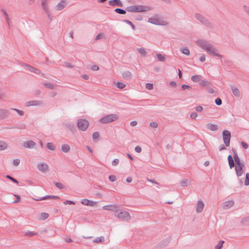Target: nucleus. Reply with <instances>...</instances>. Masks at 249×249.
Instances as JSON below:
<instances>
[{"label": "nucleus", "mask_w": 249, "mask_h": 249, "mask_svg": "<svg viewBox=\"0 0 249 249\" xmlns=\"http://www.w3.org/2000/svg\"><path fill=\"white\" fill-rule=\"evenodd\" d=\"M196 43L199 47L206 51L209 54L216 56L220 58L223 57L222 55L218 53L217 49L207 40L199 39L197 40Z\"/></svg>", "instance_id": "nucleus-1"}, {"label": "nucleus", "mask_w": 249, "mask_h": 249, "mask_svg": "<svg viewBox=\"0 0 249 249\" xmlns=\"http://www.w3.org/2000/svg\"><path fill=\"white\" fill-rule=\"evenodd\" d=\"M229 166L231 169L235 166V171L238 177H240L243 173V168L244 164L241 162L239 157H228Z\"/></svg>", "instance_id": "nucleus-2"}, {"label": "nucleus", "mask_w": 249, "mask_h": 249, "mask_svg": "<svg viewBox=\"0 0 249 249\" xmlns=\"http://www.w3.org/2000/svg\"><path fill=\"white\" fill-rule=\"evenodd\" d=\"M119 119L118 115L110 114L101 118L99 121L102 124H107L117 120Z\"/></svg>", "instance_id": "nucleus-3"}, {"label": "nucleus", "mask_w": 249, "mask_h": 249, "mask_svg": "<svg viewBox=\"0 0 249 249\" xmlns=\"http://www.w3.org/2000/svg\"><path fill=\"white\" fill-rule=\"evenodd\" d=\"M195 17L197 20H198L207 27L210 28H212L213 26L211 22L202 15L198 13H196L195 15Z\"/></svg>", "instance_id": "nucleus-4"}, {"label": "nucleus", "mask_w": 249, "mask_h": 249, "mask_svg": "<svg viewBox=\"0 0 249 249\" xmlns=\"http://www.w3.org/2000/svg\"><path fill=\"white\" fill-rule=\"evenodd\" d=\"M202 76L200 75L195 74L191 77V80L194 82H199V84L201 86H206L209 84L208 81L202 79Z\"/></svg>", "instance_id": "nucleus-5"}, {"label": "nucleus", "mask_w": 249, "mask_h": 249, "mask_svg": "<svg viewBox=\"0 0 249 249\" xmlns=\"http://www.w3.org/2000/svg\"><path fill=\"white\" fill-rule=\"evenodd\" d=\"M115 216L124 221H128L131 218L129 213L125 211L120 212L117 214H115Z\"/></svg>", "instance_id": "nucleus-6"}, {"label": "nucleus", "mask_w": 249, "mask_h": 249, "mask_svg": "<svg viewBox=\"0 0 249 249\" xmlns=\"http://www.w3.org/2000/svg\"><path fill=\"white\" fill-rule=\"evenodd\" d=\"M89 125V123L85 119H79L77 121V126L78 128L82 131L87 130Z\"/></svg>", "instance_id": "nucleus-7"}, {"label": "nucleus", "mask_w": 249, "mask_h": 249, "mask_svg": "<svg viewBox=\"0 0 249 249\" xmlns=\"http://www.w3.org/2000/svg\"><path fill=\"white\" fill-rule=\"evenodd\" d=\"M223 139L224 142L226 146L230 145L231 134L230 131L224 130L222 132Z\"/></svg>", "instance_id": "nucleus-8"}, {"label": "nucleus", "mask_w": 249, "mask_h": 249, "mask_svg": "<svg viewBox=\"0 0 249 249\" xmlns=\"http://www.w3.org/2000/svg\"><path fill=\"white\" fill-rule=\"evenodd\" d=\"M81 203L86 206L94 207L96 206L97 202L92 201L88 199H83L81 200Z\"/></svg>", "instance_id": "nucleus-9"}, {"label": "nucleus", "mask_w": 249, "mask_h": 249, "mask_svg": "<svg viewBox=\"0 0 249 249\" xmlns=\"http://www.w3.org/2000/svg\"><path fill=\"white\" fill-rule=\"evenodd\" d=\"M148 22L154 25H160V21L157 15H154L153 17L149 18L148 19Z\"/></svg>", "instance_id": "nucleus-10"}, {"label": "nucleus", "mask_w": 249, "mask_h": 249, "mask_svg": "<svg viewBox=\"0 0 249 249\" xmlns=\"http://www.w3.org/2000/svg\"><path fill=\"white\" fill-rule=\"evenodd\" d=\"M108 4L111 6H123V3L121 0H110Z\"/></svg>", "instance_id": "nucleus-11"}, {"label": "nucleus", "mask_w": 249, "mask_h": 249, "mask_svg": "<svg viewBox=\"0 0 249 249\" xmlns=\"http://www.w3.org/2000/svg\"><path fill=\"white\" fill-rule=\"evenodd\" d=\"M42 104V102L41 101L38 100H33L30 101H28L26 102V106L27 107L30 106H39Z\"/></svg>", "instance_id": "nucleus-12"}, {"label": "nucleus", "mask_w": 249, "mask_h": 249, "mask_svg": "<svg viewBox=\"0 0 249 249\" xmlns=\"http://www.w3.org/2000/svg\"><path fill=\"white\" fill-rule=\"evenodd\" d=\"M149 8L144 5H136V13L144 12L149 10Z\"/></svg>", "instance_id": "nucleus-13"}, {"label": "nucleus", "mask_w": 249, "mask_h": 249, "mask_svg": "<svg viewBox=\"0 0 249 249\" xmlns=\"http://www.w3.org/2000/svg\"><path fill=\"white\" fill-rule=\"evenodd\" d=\"M37 168L40 171L45 173L48 169V166L45 163L42 162L38 164Z\"/></svg>", "instance_id": "nucleus-14"}, {"label": "nucleus", "mask_w": 249, "mask_h": 249, "mask_svg": "<svg viewBox=\"0 0 249 249\" xmlns=\"http://www.w3.org/2000/svg\"><path fill=\"white\" fill-rule=\"evenodd\" d=\"M66 5V2L64 0L60 1L55 7V9L56 11H60L63 10Z\"/></svg>", "instance_id": "nucleus-15"}, {"label": "nucleus", "mask_w": 249, "mask_h": 249, "mask_svg": "<svg viewBox=\"0 0 249 249\" xmlns=\"http://www.w3.org/2000/svg\"><path fill=\"white\" fill-rule=\"evenodd\" d=\"M204 207V204L201 200L197 201L196 206V212L197 213H200L202 212Z\"/></svg>", "instance_id": "nucleus-16"}, {"label": "nucleus", "mask_w": 249, "mask_h": 249, "mask_svg": "<svg viewBox=\"0 0 249 249\" xmlns=\"http://www.w3.org/2000/svg\"><path fill=\"white\" fill-rule=\"evenodd\" d=\"M118 206L116 205H105L103 207V209L104 210L110 211H117Z\"/></svg>", "instance_id": "nucleus-17"}, {"label": "nucleus", "mask_w": 249, "mask_h": 249, "mask_svg": "<svg viewBox=\"0 0 249 249\" xmlns=\"http://www.w3.org/2000/svg\"><path fill=\"white\" fill-rule=\"evenodd\" d=\"M234 201L233 200H229L224 202L222 204V207L224 209H228L233 206Z\"/></svg>", "instance_id": "nucleus-18"}, {"label": "nucleus", "mask_w": 249, "mask_h": 249, "mask_svg": "<svg viewBox=\"0 0 249 249\" xmlns=\"http://www.w3.org/2000/svg\"><path fill=\"white\" fill-rule=\"evenodd\" d=\"M36 145V143L33 141H29L23 143V146L28 148H33L35 147Z\"/></svg>", "instance_id": "nucleus-19"}, {"label": "nucleus", "mask_w": 249, "mask_h": 249, "mask_svg": "<svg viewBox=\"0 0 249 249\" xmlns=\"http://www.w3.org/2000/svg\"><path fill=\"white\" fill-rule=\"evenodd\" d=\"M26 66L27 67L26 70L31 72H33L37 74L40 73V71L37 68H34L31 66H29L28 65H26Z\"/></svg>", "instance_id": "nucleus-20"}, {"label": "nucleus", "mask_w": 249, "mask_h": 249, "mask_svg": "<svg viewBox=\"0 0 249 249\" xmlns=\"http://www.w3.org/2000/svg\"><path fill=\"white\" fill-rule=\"evenodd\" d=\"M47 199H60L59 197L55 196L48 195L39 198H35L36 201H41Z\"/></svg>", "instance_id": "nucleus-21"}, {"label": "nucleus", "mask_w": 249, "mask_h": 249, "mask_svg": "<svg viewBox=\"0 0 249 249\" xmlns=\"http://www.w3.org/2000/svg\"><path fill=\"white\" fill-rule=\"evenodd\" d=\"M41 7L45 12L50 11L47 0H41Z\"/></svg>", "instance_id": "nucleus-22"}, {"label": "nucleus", "mask_w": 249, "mask_h": 249, "mask_svg": "<svg viewBox=\"0 0 249 249\" xmlns=\"http://www.w3.org/2000/svg\"><path fill=\"white\" fill-rule=\"evenodd\" d=\"M206 127L207 129L211 131H216L218 129V127L216 124L208 123L206 124Z\"/></svg>", "instance_id": "nucleus-23"}, {"label": "nucleus", "mask_w": 249, "mask_h": 249, "mask_svg": "<svg viewBox=\"0 0 249 249\" xmlns=\"http://www.w3.org/2000/svg\"><path fill=\"white\" fill-rule=\"evenodd\" d=\"M231 89L233 94L237 97H239L240 96V92L238 89L234 86H231Z\"/></svg>", "instance_id": "nucleus-24"}, {"label": "nucleus", "mask_w": 249, "mask_h": 249, "mask_svg": "<svg viewBox=\"0 0 249 249\" xmlns=\"http://www.w3.org/2000/svg\"><path fill=\"white\" fill-rule=\"evenodd\" d=\"M208 83L209 84H207L206 86H202V87H205L208 92L212 94L214 92V91L212 88V83L209 81H208Z\"/></svg>", "instance_id": "nucleus-25"}, {"label": "nucleus", "mask_w": 249, "mask_h": 249, "mask_svg": "<svg viewBox=\"0 0 249 249\" xmlns=\"http://www.w3.org/2000/svg\"><path fill=\"white\" fill-rule=\"evenodd\" d=\"M122 75L124 78L129 80L131 78L132 74L130 71H126L123 72Z\"/></svg>", "instance_id": "nucleus-26"}, {"label": "nucleus", "mask_w": 249, "mask_h": 249, "mask_svg": "<svg viewBox=\"0 0 249 249\" xmlns=\"http://www.w3.org/2000/svg\"><path fill=\"white\" fill-rule=\"evenodd\" d=\"M65 125L67 128L71 131H73L75 128V125L74 124L71 122L66 123L65 124Z\"/></svg>", "instance_id": "nucleus-27"}, {"label": "nucleus", "mask_w": 249, "mask_h": 249, "mask_svg": "<svg viewBox=\"0 0 249 249\" xmlns=\"http://www.w3.org/2000/svg\"><path fill=\"white\" fill-rule=\"evenodd\" d=\"M61 150L64 153H67L70 150V147L67 144H65L62 145Z\"/></svg>", "instance_id": "nucleus-28"}, {"label": "nucleus", "mask_w": 249, "mask_h": 249, "mask_svg": "<svg viewBox=\"0 0 249 249\" xmlns=\"http://www.w3.org/2000/svg\"><path fill=\"white\" fill-rule=\"evenodd\" d=\"M126 10L129 12L136 13V5L128 6L126 7Z\"/></svg>", "instance_id": "nucleus-29"}, {"label": "nucleus", "mask_w": 249, "mask_h": 249, "mask_svg": "<svg viewBox=\"0 0 249 249\" xmlns=\"http://www.w3.org/2000/svg\"><path fill=\"white\" fill-rule=\"evenodd\" d=\"M137 51L140 53V54L142 56H145L146 55V51L144 48H138Z\"/></svg>", "instance_id": "nucleus-30"}, {"label": "nucleus", "mask_w": 249, "mask_h": 249, "mask_svg": "<svg viewBox=\"0 0 249 249\" xmlns=\"http://www.w3.org/2000/svg\"><path fill=\"white\" fill-rule=\"evenodd\" d=\"M156 56L158 60L160 61L164 62L165 60V55L160 53H157Z\"/></svg>", "instance_id": "nucleus-31"}, {"label": "nucleus", "mask_w": 249, "mask_h": 249, "mask_svg": "<svg viewBox=\"0 0 249 249\" xmlns=\"http://www.w3.org/2000/svg\"><path fill=\"white\" fill-rule=\"evenodd\" d=\"M47 147L52 151H54L55 149V146L52 142H48L47 143Z\"/></svg>", "instance_id": "nucleus-32"}, {"label": "nucleus", "mask_w": 249, "mask_h": 249, "mask_svg": "<svg viewBox=\"0 0 249 249\" xmlns=\"http://www.w3.org/2000/svg\"><path fill=\"white\" fill-rule=\"evenodd\" d=\"M126 10H124L123 9H121V8H116L114 10V11L117 13V14H121V15H124L126 14Z\"/></svg>", "instance_id": "nucleus-33"}, {"label": "nucleus", "mask_w": 249, "mask_h": 249, "mask_svg": "<svg viewBox=\"0 0 249 249\" xmlns=\"http://www.w3.org/2000/svg\"><path fill=\"white\" fill-rule=\"evenodd\" d=\"M104 240H105L104 237V236H100V237H98L95 238L93 240V242L94 243H98L103 242L104 241Z\"/></svg>", "instance_id": "nucleus-34"}, {"label": "nucleus", "mask_w": 249, "mask_h": 249, "mask_svg": "<svg viewBox=\"0 0 249 249\" xmlns=\"http://www.w3.org/2000/svg\"><path fill=\"white\" fill-rule=\"evenodd\" d=\"M189 183V181L187 179H184L180 182V185L182 187H186Z\"/></svg>", "instance_id": "nucleus-35"}, {"label": "nucleus", "mask_w": 249, "mask_h": 249, "mask_svg": "<svg viewBox=\"0 0 249 249\" xmlns=\"http://www.w3.org/2000/svg\"><path fill=\"white\" fill-rule=\"evenodd\" d=\"M181 53L186 55H189L190 51L186 48H182L180 50Z\"/></svg>", "instance_id": "nucleus-36"}, {"label": "nucleus", "mask_w": 249, "mask_h": 249, "mask_svg": "<svg viewBox=\"0 0 249 249\" xmlns=\"http://www.w3.org/2000/svg\"><path fill=\"white\" fill-rule=\"evenodd\" d=\"M46 88L49 89H53L54 87V85L50 83H45L43 84Z\"/></svg>", "instance_id": "nucleus-37"}, {"label": "nucleus", "mask_w": 249, "mask_h": 249, "mask_svg": "<svg viewBox=\"0 0 249 249\" xmlns=\"http://www.w3.org/2000/svg\"><path fill=\"white\" fill-rule=\"evenodd\" d=\"M7 147V145L4 142L0 141V150L5 149Z\"/></svg>", "instance_id": "nucleus-38"}, {"label": "nucleus", "mask_w": 249, "mask_h": 249, "mask_svg": "<svg viewBox=\"0 0 249 249\" xmlns=\"http://www.w3.org/2000/svg\"><path fill=\"white\" fill-rule=\"evenodd\" d=\"M242 223L244 225L249 224V216L244 218L241 221Z\"/></svg>", "instance_id": "nucleus-39"}, {"label": "nucleus", "mask_w": 249, "mask_h": 249, "mask_svg": "<svg viewBox=\"0 0 249 249\" xmlns=\"http://www.w3.org/2000/svg\"><path fill=\"white\" fill-rule=\"evenodd\" d=\"M224 243V241H220L218 244L215 247V249H221L223 247V244Z\"/></svg>", "instance_id": "nucleus-40"}, {"label": "nucleus", "mask_w": 249, "mask_h": 249, "mask_svg": "<svg viewBox=\"0 0 249 249\" xmlns=\"http://www.w3.org/2000/svg\"><path fill=\"white\" fill-rule=\"evenodd\" d=\"M45 13L46 14V15H47L48 19H49L50 21L51 22L53 20V16L51 14L50 10L48 11H47L46 12H45Z\"/></svg>", "instance_id": "nucleus-41"}, {"label": "nucleus", "mask_w": 249, "mask_h": 249, "mask_svg": "<svg viewBox=\"0 0 249 249\" xmlns=\"http://www.w3.org/2000/svg\"><path fill=\"white\" fill-rule=\"evenodd\" d=\"M124 21L127 24H129V25H130L132 28L133 30H135V27L134 25L130 21L127 20V19H124Z\"/></svg>", "instance_id": "nucleus-42"}, {"label": "nucleus", "mask_w": 249, "mask_h": 249, "mask_svg": "<svg viewBox=\"0 0 249 249\" xmlns=\"http://www.w3.org/2000/svg\"><path fill=\"white\" fill-rule=\"evenodd\" d=\"M245 185L246 186L249 185V173H247L246 175Z\"/></svg>", "instance_id": "nucleus-43"}, {"label": "nucleus", "mask_w": 249, "mask_h": 249, "mask_svg": "<svg viewBox=\"0 0 249 249\" xmlns=\"http://www.w3.org/2000/svg\"><path fill=\"white\" fill-rule=\"evenodd\" d=\"M125 87V85L123 82H118L117 87L119 89H122Z\"/></svg>", "instance_id": "nucleus-44"}, {"label": "nucleus", "mask_w": 249, "mask_h": 249, "mask_svg": "<svg viewBox=\"0 0 249 249\" xmlns=\"http://www.w3.org/2000/svg\"><path fill=\"white\" fill-rule=\"evenodd\" d=\"M55 185L59 189H63L64 188L63 184L60 182H54Z\"/></svg>", "instance_id": "nucleus-45"}, {"label": "nucleus", "mask_w": 249, "mask_h": 249, "mask_svg": "<svg viewBox=\"0 0 249 249\" xmlns=\"http://www.w3.org/2000/svg\"><path fill=\"white\" fill-rule=\"evenodd\" d=\"M99 137V133L98 132H95L92 134V138L93 140H97Z\"/></svg>", "instance_id": "nucleus-46"}, {"label": "nucleus", "mask_w": 249, "mask_h": 249, "mask_svg": "<svg viewBox=\"0 0 249 249\" xmlns=\"http://www.w3.org/2000/svg\"><path fill=\"white\" fill-rule=\"evenodd\" d=\"M150 125L151 127L157 128L158 126V124L156 122H152L150 123Z\"/></svg>", "instance_id": "nucleus-47"}, {"label": "nucleus", "mask_w": 249, "mask_h": 249, "mask_svg": "<svg viewBox=\"0 0 249 249\" xmlns=\"http://www.w3.org/2000/svg\"><path fill=\"white\" fill-rule=\"evenodd\" d=\"M63 66L70 68H72L73 67V66L69 62H64L63 64Z\"/></svg>", "instance_id": "nucleus-48"}, {"label": "nucleus", "mask_w": 249, "mask_h": 249, "mask_svg": "<svg viewBox=\"0 0 249 249\" xmlns=\"http://www.w3.org/2000/svg\"><path fill=\"white\" fill-rule=\"evenodd\" d=\"M215 103L218 105L220 106L222 104V100L220 98H217L215 100Z\"/></svg>", "instance_id": "nucleus-49"}, {"label": "nucleus", "mask_w": 249, "mask_h": 249, "mask_svg": "<svg viewBox=\"0 0 249 249\" xmlns=\"http://www.w3.org/2000/svg\"><path fill=\"white\" fill-rule=\"evenodd\" d=\"M25 127V124L22 123H19L18 124H17V128L24 129Z\"/></svg>", "instance_id": "nucleus-50"}, {"label": "nucleus", "mask_w": 249, "mask_h": 249, "mask_svg": "<svg viewBox=\"0 0 249 249\" xmlns=\"http://www.w3.org/2000/svg\"><path fill=\"white\" fill-rule=\"evenodd\" d=\"M145 87L147 89L149 90H151L153 89V84L151 83H146Z\"/></svg>", "instance_id": "nucleus-51"}, {"label": "nucleus", "mask_w": 249, "mask_h": 249, "mask_svg": "<svg viewBox=\"0 0 249 249\" xmlns=\"http://www.w3.org/2000/svg\"><path fill=\"white\" fill-rule=\"evenodd\" d=\"M108 178L111 182H114L116 180V176L114 175H110Z\"/></svg>", "instance_id": "nucleus-52"}, {"label": "nucleus", "mask_w": 249, "mask_h": 249, "mask_svg": "<svg viewBox=\"0 0 249 249\" xmlns=\"http://www.w3.org/2000/svg\"><path fill=\"white\" fill-rule=\"evenodd\" d=\"M17 113L20 116H24V112L22 110H20L17 109Z\"/></svg>", "instance_id": "nucleus-53"}, {"label": "nucleus", "mask_w": 249, "mask_h": 249, "mask_svg": "<svg viewBox=\"0 0 249 249\" xmlns=\"http://www.w3.org/2000/svg\"><path fill=\"white\" fill-rule=\"evenodd\" d=\"M203 107L201 106H198L195 107V109L197 112H201L203 110Z\"/></svg>", "instance_id": "nucleus-54"}, {"label": "nucleus", "mask_w": 249, "mask_h": 249, "mask_svg": "<svg viewBox=\"0 0 249 249\" xmlns=\"http://www.w3.org/2000/svg\"><path fill=\"white\" fill-rule=\"evenodd\" d=\"M119 160L118 159H116L113 160L112 162V164L113 166H116L119 164Z\"/></svg>", "instance_id": "nucleus-55"}, {"label": "nucleus", "mask_w": 249, "mask_h": 249, "mask_svg": "<svg viewBox=\"0 0 249 249\" xmlns=\"http://www.w3.org/2000/svg\"><path fill=\"white\" fill-rule=\"evenodd\" d=\"M181 88H182V89H183V90H185L186 89H192L190 86L185 85V84L182 85L181 86Z\"/></svg>", "instance_id": "nucleus-56"}, {"label": "nucleus", "mask_w": 249, "mask_h": 249, "mask_svg": "<svg viewBox=\"0 0 249 249\" xmlns=\"http://www.w3.org/2000/svg\"><path fill=\"white\" fill-rule=\"evenodd\" d=\"M41 218L43 219H47L49 215L47 213H41Z\"/></svg>", "instance_id": "nucleus-57"}, {"label": "nucleus", "mask_w": 249, "mask_h": 249, "mask_svg": "<svg viewBox=\"0 0 249 249\" xmlns=\"http://www.w3.org/2000/svg\"><path fill=\"white\" fill-rule=\"evenodd\" d=\"M63 204H64V205H67V204H73V205H74V204H75V203H74L73 201H71V200H66V201H64V202H63Z\"/></svg>", "instance_id": "nucleus-58"}, {"label": "nucleus", "mask_w": 249, "mask_h": 249, "mask_svg": "<svg viewBox=\"0 0 249 249\" xmlns=\"http://www.w3.org/2000/svg\"><path fill=\"white\" fill-rule=\"evenodd\" d=\"M197 116V114L196 112H193L190 114V118L193 119H196Z\"/></svg>", "instance_id": "nucleus-59"}, {"label": "nucleus", "mask_w": 249, "mask_h": 249, "mask_svg": "<svg viewBox=\"0 0 249 249\" xmlns=\"http://www.w3.org/2000/svg\"><path fill=\"white\" fill-rule=\"evenodd\" d=\"M243 8L245 12L249 16V6L244 5Z\"/></svg>", "instance_id": "nucleus-60"}, {"label": "nucleus", "mask_w": 249, "mask_h": 249, "mask_svg": "<svg viewBox=\"0 0 249 249\" xmlns=\"http://www.w3.org/2000/svg\"><path fill=\"white\" fill-rule=\"evenodd\" d=\"M206 60L205 55L204 54H202L199 58V60L203 62H204Z\"/></svg>", "instance_id": "nucleus-61"}, {"label": "nucleus", "mask_w": 249, "mask_h": 249, "mask_svg": "<svg viewBox=\"0 0 249 249\" xmlns=\"http://www.w3.org/2000/svg\"><path fill=\"white\" fill-rule=\"evenodd\" d=\"M241 144L244 149H247L249 147L248 144L244 142H241Z\"/></svg>", "instance_id": "nucleus-62"}, {"label": "nucleus", "mask_w": 249, "mask_h": 249, "mask_svg": "<svg viewBox=\"0 0 249 249\" xmlns=\"http://www.w3.org/2000/svg\"><path fill=\"white\" fill-rule=\"evenodd\" d=\"M99 67L97 65H93L91 67V70L93 71H97L99 70Z\"/></svg>", "instance_id": "nucleus-63"}, {"label": "nucleus", "mask_w": 249, "mask_h": 249, "mask_svg": "<svg viewBox=\"0 0 249 249\" xmlns=\"http://www.w3.org/2000/svg\"><path fill=\"white\" fill-rule=\"evenodd\" d=\"M103 37V35L102 33L98 34L95 37L96 40H98L102 38Z\"/></svg>", "instance_id": "nucleus-64"}]
</instances>
